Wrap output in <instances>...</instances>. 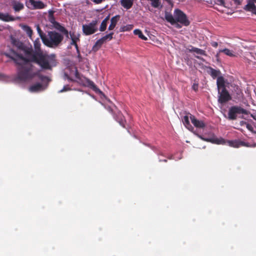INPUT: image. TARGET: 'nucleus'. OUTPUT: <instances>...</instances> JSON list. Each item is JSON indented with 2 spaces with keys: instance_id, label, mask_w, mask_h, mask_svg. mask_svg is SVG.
Instances as JSON below:
<instances>
[{
  "instance_id": "nucleus-11",
  "label": "nucleus",
  "mask_w": 256,
  "mask_h": 256,
  "mask_svg": "<svg viewBox=\"0 0 256 256\" xmlns=\"http://www.w3.org/2000/svg\"><path fill=\"white\" fill-rule=\"evenodd\" d=\"M190 118L191 120L192 123L194 126L197 128H203L206 126V124L202 120H200L196 118V117L189 114Z\"/></svg>"
},
{
  "instance_id": "nucleus-21",
  "label": "nucleus",
  "mask_w": 256,
  "mask_h": 256,
  "mask_svg": "<svg viewBox=\"0 0 256 256\" xmlns=\"http://www.w3.org/2000/svg\"><path fill=\"white\" fill-rule=\"evenodd\" d=\"M110 20V15L108 16L102 22L99 30L100 32H104L107 27L108 22Z\"/></svg>"
},
{
  "instance_id": "nucleus-25",
  "label": "nucleus",
  "mask_w": 256,
  "mask_h": 256,
  "mask_svg": "<svg viewBox=\"0 0 256 256\" xmlns=\"http://www.w3.org/2000/svg\"><path fill=\"white\" fill-rule=\"evenodd\" d=\"M86 85L88 87L94 90L96 92L97 90H98V88H97V87L96 86V84H94V83L92 81L90 80H89L88 78H86Z\"/></svg>"
},
{
  "instance_id": "nucleus-39",
  "label": "nucleus",
  "mask_w": 256,
  "mask_h": 256,
  "mask_svg": "<svg viewBox=\"0 0 256 256\" xmlns=\"http://www.w3.org/2000/svg\"><path fill=\"white\" fill-rule=\"evenodd\" d=\"M70 87L68 85L64 86L62 89L60 90V92H63L70 90Z\"/></svg>"
},
{
  "instance_id": "nucleus-47",
  "label": "nucleus",
  "mask_w": 256,
  "mask_h": 256,
  "mask_svg": "<svg viewBox=\"0 0 256 256\" xmlns=\"http://www.w3.org/2000/svg\"><path fill=\"white\" fill-rule=\"evenodd\" d=\"M75 76L76 78L78 79V80H80V74L78 73V70H76V72H75Z\"/></svg>"
},
{
  "instance_id": "nucleus-45",
  "label": "nucleus",
  "mask_w": 256,
  "mask_h": 256,
  "mask_svg": "<svg viewBox=\"0 0 256 256\" xmlns=\"http://www.w3.org/2000/svg\"><path fill=\"white\" fill-rule=\"evenodd\" d=\"M216 1L218 4L220 6H224L225 4L224 0H216Z\"/></svg>"
},
{
  "instance_id": "nucleus-49",
  "label": "nucleus",
  "mask_w": 256,
  "mask_h": 256,
  "mask_svg": "<svg viewBox=\"0 0 256 256\" xmlns=\"http://www.w3.org/2000/svg\"><path fill=\"white\" fill-rule=\"evenodd\" d=\"M248 123L244 121H241L240 122V124L241 126H246V124Z\"/></svg>"
},
{
  "instance_id": "nucleus-46",
  "label": "nucleus",
  "mask_w": 256,
  "mask_h": 256,
  "mask_svg": "<svg viewBox=\"0 0 256 256\" xmlns=\"http://www.w3.org/2000/svg\"><path fill=\"white\" fill-rule=\"evenodd\" d=\"M211 46L214 48H217L218 46V43L216 42H212L210 43Z\"/></svg>"
},
{
  "instance_id": "nucleus-10",
  "label": "nucleus",
  "mask_w": 256,
  "mask_h": 256,
  "mask_svg": "<svg viewBox=\"0 0 256 256\" xmlns=\"http://www.w3.org/2000/svg\"><path fill=\"white\" fill-rule=\"evenodd\" d=\"M198 137L204 140V141L208 142H210L213 144H224L225 143V140L224 139L220 138H216L214 137L210 138H205L202 136L199 135Z\"/></svg>"
},
{
  "instance_id": "nucleus-28",
  "label": "nucleus",
  "mask_w": 256,
  "mask_h": 256,
  "mask_svg": "<svg viewBox=\"0 0 256 256\" xmlns=\"http://www.w3.org/2000/svg\"><path fill=\"white\" fill-rule=\"evenodd\" d=\"M13 8L16 12H19L24 8V6L22 3L17 2L14 4Z\"/></svg>"
},
{
  "instance_id": "nucleus-38",
  "label": "nucleus",
  "mask_w": 256,
  "mask_h": 256,
  "mask_svg": "<svg viewBox=\"0 0 256 256\" xmlns=\"http://www.w3.org/2000/svg\"><path fill=\"white\" fill-rule=\"evenodd\" d=\"M37 31L38 32L42 40V38H44L46 36V35L44 34V32H42V30L39 27V26H37Z\"/></svg>"
},
{
  "instance_id": "nucleus-9",
  "label": "nucleus",
  "mask_w": 256,
  "mask_h": 256,
  "mask_svg": "<svg viewBox=\"0 0 256 256\" xmlns=\"http://www.w3.org/2000/svg\"><path fill=\"white\" fill-rule=\"evenodd\" d=\"M114 118L124 128H125L126 120L122 113L118 110L114 114Z\"/></svg>"
},
{
  "instance_id": "nucleus-30",
  "label": "nucleus",
  "mask_w": 256,
  "mask_h": 256,
  "mask_svg": "<svg viewBox=\"0 0 256 256\" xmlns=\"http://www.w3.org/2000/svg\"><path fill=\"white\" fill-rule=\"evenodd\" d=\"M114 34L113 32H110V34H106L104 36H103L102 38H100V39L104 43L105 42H106V41L107 40H112V38H113L112 36H113Z\"/></svg>"
},
{
  "instance_id": "nucleus-17",
  "label": "nucleus",
  "mask_w": 256,
  "mask_h": 256,
  "mask_svg": "<svg viewBox=\"0 0 256 256\" xmlns=\"http://www.w3.org/2000/svg\"><path fill=\"white\" fill-rule=\"evenodd\" d=\"M244 8L246 11L250 12L252 14H256V6L254 2H248Z\"/></svg>"
},
{
  "instance_id": "nucleus-29",
  "label": "nucleus",
  "mask_w": 256,
  "mask_h": 256,
  "mask_svg": "<svg viewBox=\"0 0 256 256\" xmlns=\"http://www.w3.org/2000/svg\"><path fill=\"white\" fill-rule=\"evenodd\" d=\"M34 44L36 50L35 52H42L40 50V42L38 38L34 40Z\"/></svg>"
},
{
  "instance_id": "nucleus-33",
  "label": "nucleus",
  "mask_w": 256,
  "mask_h": 256,
  "mask_svg": "<svg viewBox=\"0 0 256 256\" xmlns=\"http://www.w3.org/2000/svg\"><path fill=\"white\" fill-rule=\"evenodd\" d=\"M70 36L71 40H74L76 42H79L80 40V34H74V32H70Z\"/></svg>"
},
{
  "instance_id": "nucleus-51",
  "label": "nucleus",
  "mask_w": 256,
  "mask_h": 256,
  "mask_svg": "<svg viewBox=\"0 0 256 256\" xmlns=\"http://www.w3.org/2000/svg\"><path fill=\"white\" fill-rule=\"evenodd\" d=\"M30 2L34 6L36 1L34 0H29Z\"/></svg>"
},
{
  "instance_id": "nucleus-3",
  "label": "nucleus",
  "mask_w": 256,
  "mask_h": 256,
  "mask_svg": "<svg viewBox=\"0 0 256 256\" xmlns=\"http://www.w3.org/2000/svg\"><path fill=\"white\" fill-rule=\"evenodd\" d=\"M18 46L20 48L24 50V53L28 56V58H24L22 54H18L16 52H13V56L7 55V56L12 60L16 64H21L22 62L30 63L33 62V57H36L37 54L38 53V52H34L32 48L24 49L22 43H20L18 44Z\"/></svg>"
},
{
  "instance_id": "nucleus-5",
  "label": "nucleus",
  "mask_w": 256,
  "mask_h": 256,
  "mask_svg": "<svg viewBox=\"0 0 256 256\" xmlns=\"http://www.w3.org/2000/svg\"><path fill=\"white\" fill-rule=\"evenodd\" d=\"M16 64L18 66L17 74V78L18 80L24 82L34 77L33 66L30 63L22 62L21 64Z\"/></svg>"
},
{
  "instance_id": "nucleus-7",
  "label": "nucleus",
  "mask_w": 256,
  "mask_h": 256,
  "mask_svg": "<svg viewBox=\"0 0 256 256\" xmlns=\"http://www.w3.org/2000/svg\"><path fill=\"white\" fill-rule=\"evenodd\" d=\"M98 20H92L88 24L82 25V32L84 35L89 36L94 34L98 31L97 24Z\"/></svg>"
},
{
  "instance_id": "nucleus-53",
  "label": "nucleus",
  "mask_w": 256,
  "mask_h": 256,
  "mask_svg": "<svg viewBox=\"0 0 256 256\" xmlns=\"http://www.w3.org/2000/svg\"><path fill=\"white\" fill-rule=\"evenodd\" d=\"M249 2H254V4H256V0H249Z\"/></svg>"
},
{
  "instance_id": "nucleus-42",
  "label": "nucleus",
  "mask_w": 256,
  "mask_h": 256,
  "mask_svg": "<svg viewBox=\"0 0 256 256\" xmlns=\"http://www.w3.org/2000/svg\"><path fill=\"white\" fill-rule=\"evenodd\" d=\"M70 44L71 45H74L75 46L76 50L79 49L76 42L74 40H72V42H70Z\"/></svg>"
},
{
  "instance_id": "nucleus-19",
  "label": "nucleus",
  "mask_w": 256,
  "mask_h": 256,
  "mask_svg": "<svg viewBox=\"0 0 256 256\" xmlns=\"http://www.w3.org/2000/svg\"><path fill=\"white\" fill-rule=\"evenodd\" d=\"M120 2L122 6L127 10L131 8L133 4L132 0H121Z\"/></svg>"
},
{
  "instance_id": "nucleus-50",
  "label": "nucleus",
  "mask_w": 256,
  "mask_h": 256,
  "mask_svg": "<svg viewBox=\"0 0 256 256\" xmlns=\"http://www.w3.org/2000/svg\"><path fill=\"white\" fill-rule=\"evenodd\" d=\"M251 116L255 120H256V114H251Z\"/></svg>"
},
{
  "instance_id": "nucleus-15",
  "label": "nucleus",
  "mask_w": 256,
  "mask_h": 256,
  "mask_svg": "<svg viewBox=\"0 0 256 256\" xmlns=\"http://www.w3.org/2000/svg\"><path fill=\"white\" fill-rule=\"evenodd\" d=\"M54 27L57 30H59L60 32H62L66 37L68 36V30L64 26H62L59 22H56V24L54 26Z\"/></svg>"
},
{
  "instance_id": "nucleus-12",
  "label": "nucleus",
  "mask_w": 256,
  "mask_h": 256,
  "mask_svg": "<svg viewBox=\"0 0 256 256\" xmlns=\"http://www.w3.org/2000/svg\"><path fill=\"white\" fill-rule=\"evenodd\" d=\"M232 95L235 100H240L242 99L244 96L242 90L238 86H234V90L232 91Z\"/></svg>"
},
{
  "instance_id": "nucleus-40",
  "label": "nucleus",
  "mask_w": 256,
  "mask_h": 256,
  "mask_svg": "<svg viewBox=\"0 0 256 256\" xmlns=\"http://www.w3.org/2000/svg\"><path fill=\"white\" fill-rule=\"evenodd\" d=\"M246 128L250 130V131L251 132H253V133H256L255 132H254V128L252 127V126L249 124H246Z\"/></svg>"
},
{
  "instance_id": "nucleus-37",
  "label": "nucleus",
  "mask_w": 256,
  "mask_h": 256,
  "mask_svg": "<svg viewBox=\"0 0 256 256\" xmlns=\"http://www.w3.org/2000/svg\"><path fill=\"white\" fill-rule=\"evenodd\" d=\"M241 146H246V147H256V143L254 142L252 144H250L248 142H244L242 141L241 142Z\"/></svg>"
},
{
  "instance_id": "nucleus-16",
  "label": "nucleus",
  "mask_w": 256,
  "mask_h": 256,
  "mask_svg": "<svg viewBox=\"0 0 256 256\" xmlns=\"http://www.w3.org/2000/svg\"><path fill=\"white\" fill-rule=\"evenodd\" d=\"M54 27L57 30H59L60 32H62L66 37L68 36V30L64 26H62L59 22H56V24L54 26Z\"/></svg>"
},
{
  "instance_id": "nucleus-2",
  "label": "nucleus",
  "mask_w": 256,
  "mask_h": 256,
  "mask_svg": "<svg viewBox=\"0 0 256 256\" xmlns=\"http://www.w3.org/2000/svg\"><path fill=\"white\" fill-rule=\"evenodd\" d=\"M54 54L48 55L38 52L36 57H33V62L38 64L42 69L51 70L52 65L56 63Z\"/></svg>"
},
{
  "instance_id": "nucleus-20",
  "label": "nucleus",
  "mask_w": 256,
  "mask_h": 256,
  "mask_svg": "<svg viewBox=\"0 0 256 256\" xmlns=\"http://www.w3.org/2000/svg\"><path fill=\"white\" fill-rule=\"evenodd\" d=\"M190 47L191 48L188 49V51L190 52H194L196 54L200 55L206 56V52L205 50L197 48L194 47L192 46H190Z\"/></svg>"
},
{
  "instance_id": "nucleus-48",
  "label": "nucleus",
  "mask_w": 256,
  "mask_h": 256,
  "mask_svg": "<svg viewBox=\"0 0 256 256\" xmlns=\"http://www.w3.org/2000/svg\"><path fill=\"white\" fill-rule=\"evenodd\" d=\"M93 2L96 4H99L102 3L104 0H92Z\"/></svg>"
},
{
  "instance_id": "nucleus-57",
  "label": "nucleus",
  "mask_w": 256,
  "mask_h": 256,
  "mask_svg": "<svg viewBox=\"0 0 256 256\" xmlns=\"http://www.w3.org/2000/svg\"><path fill=\"white\" fill-rule=\"evenodd\" d=\"M2 31V30L0 28V32Z\"/></svg>"
},
{
  "instance_id": "nucleus-18",
  "label": "nucleus",
  "mask_w": 256,
  "mask_h": 256,
  "mask_svg": "<svg viewBox=\"0 0 256 256\" xmlns=\"http://www.w3.org/2000/svg\"><path fill=\"white\" fill-rule=\"evenodd\" d=\"M29 90L31 92H37L42 90V86L40 83H37L31 86Z\"/></svg>"
},
{
  "instance_id": "nucleus-54",
  "label": "nucleus",
  "mask_w": 256,
  "mask_h": 256,
  "mask_svg": "<svg viewBox=\"0 0 256 256\" xmlns=\"http://www.w3.org/2000/svg\"><path fill=\"white\" fill-rule=\"evenodd\" d=\"M160 162H167V160H160Z\"/></svg>"
},
{
  "instance_id": "nucleus-8",
  "label": "nucleus",
  "mask_w": 256,
  "mask_h": 256,
  "mask_svg": "<svg viewBox=\"0 0 256 256\" xmlns=\"http://www.w3.org/2000/svg\"><path fill=\"white\" fill-rule=\"evenodd\" d=\"M248 114V111L240 106H231L228 112V118L230 120H235L237 118L238 114Z\"/></svg>"
},
{
  "instance_id": "nucleus-35",
  "label": "nucleus",
  "mask_w": 256,
  "mask_h": 256,
  "mask_svg": "<svg viewBox=\"0 0 256 256\" xmlns=\"http://www.w3.org/2000/svg\"><path fill=\"white\" fill-rule=\"evenodd\" d=\"M210 75L213 78H216L220 74V71L214 70L212 68H210Z\"/></svg>"
},
{
  "instance_id": "nucleus-1",
  "label": "nucleus",
  "mask_w": 256,
  "mask_h": 256,
  "mask_svg": "<svg viewBox=\"0 0 256 256\" xmlns=\"http://www.w3.org/2000/svg\"><path fill=\"white\" fill-rule=\"evenodd\" d=\"M164 18L168 22L178 29L182 28V26H187L190 24V22L186 15L178 8L174 10V15L170 12H166Z\"/></svg>"
},
{
  "instance_id": "nucleus-41",
  "label": "nucleus",
  "mask_w": 256,
  "mask_h": 256,
  "mask_svg": "<svg viewBox=\"0 0 256 256\" xmlns=\"http://www.w3.org/2000/svg\"><path fill=\"white\" fill-rule=\"evenodd\" d=\"M198 83H194L192 86V88L195 92H197L198 90Z\"/></svg>"
},
{
  "instance_id": "nucleus-14",
  "label": "nucleus",
  "mask_w": 256,
  "mask_h": 256,
  "mask_svg": "<svg viewBox=\"0 0 256 256\" xmlns=\"http://www.w3.org/2000/svg\"><path fill=\"white\" fill-rule=\"evenodd\" d=\"M120 18V15H116L112 17L110 20V24L108 26V30H113L115 26H116L118 21L119 20Z\"/></svg>"
},
{
  "instance_id": "nucleus-26",
  "label": "nucleus",
  "mask_w": 256,
  "mask_h": 256,
  "mask_svg": "<svg viewBox=\"0 0 256 256\" xmlns=\"http://www.w3.org/2000/svg\"><path fill=\"white\" fill-rule=\"evenodd\" d=\"M241 140H228V143L230 146L234 148H239L241 146Z\"/></svg>"
},
{
  "instance_id": "nucleus-34",
  "label": "nucleus",
  "mask_w": 256,
  "mask_h": 256,
  "mask_svg": "<svg viewBox=\"0 0 256 256\" xmlns=\"http://www.w3.org/2000/svg\"><path fill=\"white\" fill-rule=\"evenodd\" d=\"M34 6L36 8H44V4L40 1H36Z\"/></svg>"
},
{
  "instance_id": "nucleus-27",
  "label": "nucleus",
  "mask_w": 256,
  "mask_h": 256,
  "mask_svg": "<svg viewBox=\"0 0 256 256\" xmlns=\"http://www.w3.org/2000/svg\"><path fill=\"white\" fill-rule=\"evenodd\" d=\"M134 34L135 35L138 36V37L142 40H146L148 39L143 34L142 32L139 29L134 30Z\"/></svg>"
},
{
  "instance_id": "nucleus-55",
  "label": "nucleus",
  "mask_w": 256,
  "mask_h": 256,
  "mask_svg": "<svg viewBox=\"0 0 256 256\" xmlns=\"http://www.w3.org/2000/svg\"><path fill=\"white\" fill-rule=\"evenodd\" d=\"M108 110L112 112H113L112 110L110 108H109Z\"/></svg>"
},
{
  "instance_id": "nucleus-13",
  "label": "nucleus",
  "mask_w": 256,
  "mask_h": 256,
  "mask_svg": "<svg viewBox=\"0 0 256 256\" xmlns=\"http://www.w3.org/2000/svg\"><path fill=\"white\" fill-rule=\"evenodd\" d=\"M0 20L6 22H8L14 21L16 18L8 14L0 12Z\"/></svg>"
},
{
  "instance_id": "nucleus-31",
  "label": "nucleus",
  "mask_w": 256,
  "mask_h": 256,
  "mask_svg": "<svg viewBox=\"0 0 256 256\" xmlns=\"http://www.w3.org/2000/svg\"><path fill=\"white\" fill-rule=\"evenodd\" d=\"M48 20L53 26L56 24V22H57L54 16V12L52 10L49 12Z\"/></svg>"
},
{
  "instance_id": "nucleus-23",
  "label": "nucleus",
  "mask_w": 256,
  "mask_h": 256,
  "mask_svg": "<svg viewBox=\"0 0 256 256\" xmlns=\"http://www.w3.org/2000/svg\"><path fill=\"white\" fill-rule=\"evenodd\" d=\"M104 44V42L100 38L99 39L95 42L94 44L92 46V50L94 52H97Z\"/></svg>"
},
{
  "instance_id": "nucleus-56",
  "label": "nucleus",
  "mask_w": 256,
  "mask_h": 256,
  "mask_svg": "<svg viewBox=\"0 0 256 256\" xmlns=\"http://www.w3.org/2000/svg\"><path fill=\"white\" fill-rule=\"evenodd\" d=\"M196 58H198V59H200V57L198 56H196Z\"/></svg>"
},
{
  "instance_id": "nucleus-43",
  "label": "nucleus",
  "mask_w": 256,
  "mask_h": 256,
  "mask_svg": "<svg viewBox=\"0 0 256 256\" xmlns=\"http://www.w3.org/2000/svg\"><path fill=\"white\" fill-rule=\"evenodd\" d=\"M76 52L78 54V60L80 62L82 60V56L80 55V52L79 49L76 50Z\"/></svg>"
},
{
  "instance_id": "nucleus-44",
  "label": "nucleus",
  "mask_w": 256,
  "mask_h": 256,
  "mask_svg": "<svg viewBox=\"0 0 256 256\" xmlns=\"http://www.w3.org/2000/svg\"><path fill=\"white\" fill-rule=\"evenodd\" d=\"M39 78L42 81H44L45 80H48V77H47L46 76H42V75H40L39 76Z\"/></svg>"
},
{
  "instance_id": "nucleus-4",
  "label": "nucleus",
  "mask_w": 256,
  "mask_h": 256,
  "mask_svg": "<svg viewBox=\"0 0 256 256\" xmlns=\"http://www.w3.org/2000/svg\"><path fill=\"white\" fill-rule=\"evenodd\" d=\"M225 80L222 76H218L216 80L218 90V102L220 104H225L232 98L228 90L226 88Z\"/></svg>"
},
{
  "instance_id": "nucleus-32",
  "label": "nucleus",
  "mask_w": 256,
  "mask_h": 256,
  "mask_svg": "<svg viewBox=\"0 0 256 256\" xmlns=\"http://www.w3.org/2000/svg\"><path fill=\"white\" fill-rule=\"evenodd\" d=\"M134 26L132 24H127L120 28V32H126L132 30Z\"/></svg>"
},
{
  "instance_id": "nucleus-52",
  "label": "nucleus",
  "mask_w": 256,
  "mask_h": 256,
  "mask_svg": "<svg viewBox=\"0 0 256 256\" xmlns=\"http://www.w3.org/2000/svg\"><path fill=\"white\" fill-rule=\"evenodd\" d=\"M66 78L70 81L74 82V80L70 78V76H68V75H66Z\"/></svg>"
},
{
  "instance_id": "nucleus-22",
  "label": "nucleus",
  "mask_w": 256,
  "mask_h": 256,
  "mask_svg": "<svg viewBox=\"0 0 256 256\" xmlns=\"http://www.w3.org/2000/svg\"><path fill=\"white\" fill-rule=\"evenodd\" d=\"M182 122L184 124L188 130H191L193 129L192 126L190 124L188 116H184L182 118Z\"/></svg>"
},
{
  "instance_id": "nucleus-24",
  "label": "nucleus",
  "mask_w": 256,
  "mask_h": 256,
  "mask_svg": "<svg viewBox=\"0 0 256 256\" xmlns=\"http://www.w3.org/2000/svg\"><path fill=\"white\" fill-rule=\"evenodd\" d=\"M219 52H222L224 53L226 55L230 57H234L236 56V54H234V52L232 50H230L228 48H224L222 50H219Z\"/></svg>"
},
{
  "instance_id": "nucleus-36",
  "label": "nucleus",
  "mask_w": 256,
  "mask_h": 256,
  "mask_svg": "<svg viewBox=\"0 0 256 256\" xmlns=\"http://www.w3.org/2000/svg\"><path fill=\"white\" fill-rule=\"evenodd\" d=\"M24 30L26 31L29 37L31 38L32 34V30L31 28L27 26H24Z\"/></svg>"
},
{
  "instance_id": "nucleus-6",
  "label": "nucleus",
  "mask_w": 256,
  "mask_h": 256,
  "mask_svg": "<svg viewBox=\"0 0 256 256\" xmlns=\"http://www.w3.org/2000/svg\"><path fill=\"white\" fill-rule=\"evenodd\" d=\"M63 39L64 36L60 34L56 31H50L44 38H42V42L49 48H56L61 44Z\"/></svg>"
}]
</instances>
